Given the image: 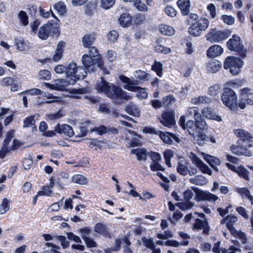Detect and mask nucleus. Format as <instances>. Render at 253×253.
I'll list each match as a JSON object with an SVG mask.
<instances>
[{
  "label": "nucleus",
  "instance_id": "6e6d98bb",
  "mask_svg": "<svg viewBox=\"0 0 253 253\" xmlns=\"http://www.w3.org/2000/svg\"><path fill=\"white\" fill-rule=\"evenodd\" d=\"M126 111L129 115L137 116L139 115V111L134 105H128L126 107Z\"/></svg>",
  "mask_w": 253,
  "mask_h": 253
},
{
  "label": "nucleus",
  "instance_id": "f3484780",
  "mask_svg": "<svg viewBox=\"0 0 253 253\" xmlns=\"http://www.w3.org/2000/svg\"><path fill=\"white\" fill-rule=\"evenodd\" d=\"M55 131L59 134H64L70 137L75 135L72 127L67 124L60 125L59 124H58L55 126Z\"/></svg>",
  "mask_w": 253,
  "mask_h": 253
},
{
  "label": "nucleus",
  "instance_id": "052dcab7",
  "mask_svg": "<svg viewBox=\"0 0 253 253\" xmlns=\"http://www.w3.org/2000/svg\"><path fill=\"white\" fill-rule=\"evenodd\" d=\"M220 19L224 23L228 25H232L235 22V18L231 15L223 14L221 15Z\"/></svg>",
  "mask_w": 253,
  "mask_h": 253
},
{
  "label": "nucleus",
  "instance_id": "de8ad7c7",
  "mask_svg": "<svg viewBox=\"0 0 253 253\" xmlns=\"http://www.w3.org/2000/svg\"><path fill=\"white\" fill-rule=\"evenodd\" d=\"M54 8L60 14H64L66 12V6L62 1H59L53 6Z\"/></svg>",
  "mask_w": 253,
  "mask_h": 253
},
{
  "label": "nucleus",
  "instance_id": "5701e85b",
  "mask_svg": "<svg viewBox=\"0 0 253 253\" xmlns=\"http://www.w3.org/2000/svg\"><path fill=\"white\" fill-rule=\"evenodd\" d=\"M176 3L183 15H187L189 13L190 0H178Z\"/></svg>",
  "mask_w": 253,
  "mask_h": 253
},
{
  "label": "nucleus",
  "instance_id": "5fc2aeb1",
  "mask_svg": "<svg viewBox=\"0 0 253 253\" xmlns=\"http://www.w3.org/2000/svg\"><path fill=\"white\" fill-rule=\"evenodd\" d=\"M149 75L145 71L138 70L135 71V77L140 80L147 81L148 80Z\"/></svg>",
  "mask_w": 253,
  "mask_h": 253
},
{
  "label": "nucleus",
  "instance_id": "864d4df0",
  "mask_svg": "<svg viewBox=\"0 0 253 253\" xmlns=\"http://www.w3.org/2000/svg\"><path fill=\"white\" fill-rule=\"evenodd\" d=\"M231 234L234 237L238 238L239 239H240L241 240V242L243 244H245L247 243L248 240L246 234L244 232L241 231H238L236 230V231H235V233H233Z\"/></svg>",
  "mask_w": 253,
  "mask_h": 253
},
{
  "label": "nucleus",
  "instance_id": "09e8293b",
  "mask_svg": "<svg viewBox=\"0 0 253 253\" xmlns=\"http://www.w3.org/2000/svg\"><path fill=\"white\" fill-rule=\"evenodd\" d=\"M133 2L134 6L138 10L141 11H147L148 10V7L141 0H133Z\"/></svg>",
  "mask_w": 253,
  "mask_h": 253
},
{
  "label": "nucleus",
  "instance_id": "8fccbe9b",
  "mask_svg": "<svg viewBox=\"0 0 253 253\" xmlns=\"http://www.w3.org/2000/svg\"><path fill=\"white\" fill-rule=\"evenodd\" d=\"M9 201L4 198L2 200V203L0 205V214H3L9 210Z\"/></svg>",
  "mask_w": 253,
  "mask_h": 253
},
{
  "label": "nucleus",
  "instance_id": "4c0bfd02",
  "mask_svg": "<svg viewBox=\"0 0 253 253\" xmlns=\"http://www.w3.org/2000/svg\"><path fill=\"white\" fill-rule=\"evenodd\" d=\"M163 64L160 61H155L154 64L151 66V70L155 72L159 77H161L163 76Z\"/></svg>",
  "mask_w": 253,
  "mask_h": 253
},
{
  "label": "nucleus",
  "instance_id": "a19ab883",
  "mask_svg": "<svg viewBox=\"0 0 253 253\" xmlns=\"http://www.w3.org/2000/svg\"><path fill=\"white\" fill-rule=\"evenodd\" d=\"M236 192L241 196L245 195L250 201L251 204L253 205V196L251 195L250 190L245 187L237 188Z\"/></svg>",
  "mask_w": 253,
  "mask_h": 253
},
{
  "label": "nucleus",
  "instance_id": "f257e3e1",
  "mask_svg": "<svg viewBox=\"0 0 253 253\" xmlns=\"http://www.w3.org/2000/svg\"><path fill=\"white\" fill-rule=\"evenodd\" d=\"M234 133L239 139L236 144H233L230 147L232 153L239 156H252L253 153L250 148L253 146V135L241 128L234 129Z\"/></svg>",
  "mask_w": 253,
  "mask_h": 253
},
{
  "label": "nucleus",
  "instance_id": "69168bd1",
  "mask_svg": "<svg viewBox=\"0 0 253 253\" xmlns=\"http://www.w3.org/2000/svg\"><path fill=\"white\" fill-rule=\"evenodd\" d=\"M164 11L168 16L171 17H174L176 15V11L175 9L169 5H168L165 7Z\"/></svg>",
  "mask_w": 253,
  "mask_h": 253
},
{
  "label": "nucleus",
  "instance_id": "ddd939ff",
  "mask_svg": "<svg viewBox=\"0 0 253 253\" xmlns=\"http://www.w3.org/2000/svg\"><path fill=\"white\" fill-rule=\"evenodd\" d=\"M192 189L196 194L195 199L197 201H208L214 202L218 199L217 196L209 191H204L196 187H193Z\"/></svg>",
  "mask_w": 253,
  "mask_h": 253
},
{
  "label": "nucleus",
  "instance_id": "ea45409f",
  "mask_svg": "<svg viewBox=\"0 0 253 253\" xmlns=\"http://www.w3.org/2000/svg\"><path fill=\"white\" fill-rule=\"evenodd\" d=\"M185 114L187 117H194L195 119V118L200 114L199 113V108L195 106L189 107L187 108Z\"/></svg>",
  "mask_w": 253,
  "mask_h": 253
},
{
  "label": "nucleus",
  "instance_id": "c85d7f7f",
  "mask_svg": "<svg viewBox=\"0 0 253 253\" xmlns=\"http://www.w3.org/2000/svg\"><path fill=\"white\" fill-rule=\"evenodd\" d=\"M222 64L219 60H211L207 64L208 69L211 73H214L218 71L221 68Z\"/></svg>",
  "mask_w": 253,
  "mask_h": 253
},
{
  "label": "nucleus",
  "instance_id": "2eb2a0df",
  "mask_svg": "<svg viewBox=\"0 0 253 253\" xmlns=\"http://www.w3.org/2000/svg\"><path fill=\"white\" fill-rule=\"evenodd\" d=\"M91 131H95L97 134L100 135H102L106 133H108V134H116L119 132V130L116 127L106 126L104 125L95 127Z\"/></svg>",
  "mask_w": 253,
  "mask_h": 253
},
{
  "label": "nucleus",
  "instance_id": "774afa93",
  "mask_svg": "<svg viewBox=\"0 0 253 253\" xmlns=\"http://www.w3.org/2000/svg\"><path fill=\"white\" fill-rule=\"evenodd\" d=\"M41 24V21L39 19H36L33 22L30 23V27L31 31L34 34H38L39 30L38 28Z\"/></svg>",
  "mask_w": 253,
  "mask_h": 253
},
{
  "label": "nucleus",
  "instance_id": "13d9d810",
  "mask_svg": "<svg viewBox=\"0 0 253 253\" xmlns=\"http://www.w3.org/2000/svg\"><path fill=\"white\" fill-rule=\"evenodd\" d=\"M159 135L165 143L168 144H171L172 143V140L171 139V137L169 136V135L167 133V132L165 133L160 130Z\"/></svg>",
  "mask_w": 253,
  "mask_h": 253
},
{
  "label": "nucleus",
  "instance_id": "c03bdc74",
  "mask_svg": "<svg viewBox=\"0 0 253 253\" xmlns=\"http://www.w3.org/2000/svg\"><path fill=\"white\" fill-rule=\"evenodd\" d=\"M176 101L175 97L173 94H169V95L164 96L162 99L163 105L164 107H168L172 103L175 102Z\"/></svg>",
  "mask_w": 253,
  "mask_h": 253
},
{
  "label": "nucleus",
  "instance_id": "2f4dec72",
  "mask_svg": "<svg viewBox=\"0 0 253 253\" xmlns=\"http://www.w3.org/2000/svg\"><path fill=\"white\" fill-rule=\"evenodd\" d=\"M204 159L210 166L214 165L219 166L221 164V161L219 158L209 154H205L204 155Z\"/></svg>",
  "mask_w": 253,
  "mask_h": 253
},
{
  "label": "nucleus",
  "instance_id": "e2e57ef3",
  "mask_svg": "<svg viewBox=\"0 0 253 253\" xmlns=\"http://www.w3.org/2000/svg\"><path fill=\"white\" fill-rule=\"evenodd\" d=\"M39 76L40 79L49 80L51 78V73L47 70H42L39 72Z\"/></svg>",
  "mask_w": 253,
  "mask_h": 253
},
{
  "label": "nucleus",
  "instance_id": "1a4fd4ad",
  "mask_svg": "<svg viewBox=\"0 0 253 253\" xmlns=\"http://www.w3.org/2000/svg\"><path fill=\"white\" fill-rule=\"evenodd\" d=\"M227 48L231 51L237 52L242 58L246 57L247 50L244 48L242 41L239 36L234 34L226 44Z\"/></svg>",
  "mask_w": 253,
  "mask_h": 253
},
{
  "label": "nucleus",
  "instance_id": "c756f323",
  "mask_svg": "<svg viewBox=\"0 0 253 253\" xmlns=\"http://www.w3.org/2000/svg\"><path fill=\"white\" fill-rule=\"evenodd\" d=\"M71 96L73 98L80 99L81 97L79 94H84L89 92V89L87 87H83L79 88H72L69 91Z\"/></svg>",
  "mask_w": 253,
  "mask_h": 253
},
{
  "label": "nucleus",
  "instance_id": "49530a36",
  "mask_svg": "<svg viewBox=\"0 0 253 253\" xmlns=\"http://www.w3.org/2000/svg\"><path fill=\"white\" fill-rule=\"evenodd\" d=\"M35 115H31L26 117L23 121V127H29L32 126H35L36 120ZM35 128H36L35 126Z\"/></svg>",
  "mask_w": 253,
  "mask_h": 253
},
{
  "label": "nucleus",
  "instance_id": "423d86ee",
  "mask_svg": "<svg viewBox=\"0 0 253 253\" xmlns=\"http://www.w3.org/2000/svg\"><path fill=\"white\" fill-rule=\"evenodd\" d=\"M232 32L230 29L220 30L215 27L209 30V32L205 35V38L207 41L211 43L221 42L231 36Z\"/></svg>",
  "mask_w": 253,
  "mask_h": 253
},
{
  "label": "nucleus",
  "instance_id": "79ce46f5",
  "mask_svg": "<svg viewBox=\"0 0 253 253\" xmlns=\"http://www.w3.org/2000/svg\"><path fill=\"white\" fill-rule=\"evenodd\" d=\"M183 42H185V52L187 54H191L194 52L191 38L190 37L185 38Z\"/></svg>",
  "mask_w": 253,
  "mask_h": 253
},
{
  "label": "nucleus",
  "instance_id": "cd10ccee",
  "mask_svg": "<svg viewBox=\"0 0 253 253\" xmlns=\"http://www.w3.org/2000/svg\"><path fill=\"white\" fill-rule=\"evenodd\" d=\"M159 30L160 32L164 35L171 36L174 34V29L168 25L161 24L159 26Z\"/></svg>",
  "mask_w": 253,
  "mask_h": 253
},
{
  "label": "nucleus",
  "instance_id": "c9c22d12",
  "mask_svg": "<svg viewBox=\"0 0 253 253\" xmlns=\"http://www.w3.org/2000/svg\"><path fill=\"white\" fill-rule=\"evenodd\" d=\"M94 231L96 233L103 236H106L109 234L106 226L101 222L97 223L95 225Z\"/></svg>",
  "mask_w": 253,
  "mask_h": 253
},
{
  "label": "nucleus",
  "instance_id": "6ab92c4d",
  "mask_svg": "<svg viewBox=\"0 0 253 253\" xmlns=\"http://www.w3.org/2000/svg\"><path fill=\"white\" fill-rule=\"evenodd\" d=\"M223 52L222 47L217 44H214L207 50V55L209 58H214L220 55Z\"/></svg>",
  "mask_w": 253,
  "mask_h": 253
},
{
  "label": "nucleus",
  "instance_id": "9d476101",
  "mask_svg": "<svg viewBox=\"0 0 253 253\" xmlns=\"http://www.w3.org/2000/svg\"><path fill=\"white\" fill-rule=\"evenodd\" d=\"M253 103V92L252 90L248 87H244L241 90L240 100L238 107L244 109L246 104L252 105Z\"/></svg>",
  "mask_w": 253,
  "mask_h": 253
},
{
  "label": "nucleus",
  "instance_id": "7ed1b4c3",
  "mask_svg": "<svg viewBox=\"0 0 253 253\" xmlns=\"http://www.w3.org/2000/svg\"><path fill=\"white\" fill-rule=\"evenodd\" d=\"M56 73H65L66 80L69 84L74 85L79 80L85 78L87 73L83 66H78L76 63H70L67 67L63 65H58L54 68Z\"/></svg>",
  "mask_w": 253,
  "mask_h": 253
},
{
  "label": "nucleus",
  "instance_id": "9b49d317",
  "mask_svg": "<svg viewBox=\"0 0 253 253\" xmlns=\"http://www.w3.org/2000/svg\"><path fill=\"white\" fill-rule=\"evenodd\" d=\"M87 59H86L84 62H87L86 61L89 62L88 63L90 64L89 65H87V67L84 68L85 69V72H95L98 67L100 70L102 71V73L103 75H108L110 74L109 71L107 69V68L104 66V63L102 58H99L97 61H93L89 58H87Z\"/></svg>",
  "mask_w": 253,
  "mask_h": 253
},
{
  "label": "nucleus",
  "instance_id": "393cba45",
  "mask_svg": "<svg viewBox=\"0 0 253 253\" xmlns=\"http://www.w3.org/2000/svg\"><path fill=\"white\" fill-rule=\"evenodd\" d=\"M125 89L132 92H138L137 96L146 99L148 97V93L145 91V89L139 86H125Z\"/></svg>",
  "mask_w": 253,
  "mask_h": 253
},
{
  "label": "nucleus",
  "instance_id": "3c124183",
  "mask_svg": "<svg viewBox=\"0 0 253 253\" xmlns=\"http://www.w3.org/2000/svg\"><path fill=\"white\" fill-rule=\"evenodd\" d=\"M154 49L156 52L163 53L165 54L171 52V49L170 48L163 46L159 44H157L155 46Z\"/></svg>",
  "mask_w": 253,
  "mask_h": 253
},
{
  "label": "nucleus",
  "instance_id": "338daca9",
  "mask_svg": "<svg viewBox=\"0 0 253 253\" xmlns=\"http://www.w3.org/2000/svg\"><path fill=\"white\" fill-rule=\"evenodd\" d=\"M150 169L153 171H157L159 170L164 171L165 169L158 162H152L150 165Z\"/></svg>",
  "mask_w": 253,
  "mask_h": 253
},
{
  "label": "nucleus",
  "instance_id": "72a5a7b5",
  "mask_svg": "<svg viewBox=\"0 0 253 253\" xmlns=\"http://www.w3.org/2000/svg\"><path fill=\"white\" fill-rule=\"evenodd\" d=\"M72 181L79 185H85L88 183V179L82 174H76L72 177Z\"/></svg>",
  "mask_w": 253,
  "mask_h": 253
},
{
  "label": "nucleus",
  "instance_id": "a18cd8bd",
  "mask_svg": "<svg viewBox=\"0 0 253 253\" xmlns=\"http://www.w3.org/2000/svg\"><path fill=\"white\" fill-rule=\"evenodd\" d=\"M189 242L188 240H183L180 243H179L176 240H167L165 242V245L167 246H171L173 247H177L179 245L182 246L188 245Z\"/></svg>",
  "mask_w": 253,
  "mask_h": 253
},
{
  "label": "nucleus",
  "instance_id": "f03ea898",
  "mask_svg": "<svg viewBox=\"0 0 253 253\" xmlns=\"http://www.w3.org/2000/svg\"><path fill=\"white\" fill-rule=\"evenodd\" d=\"M95 89L99 93H104L109 98L117 100H128L130 97L127 92L124 91L119 86L110 84L103 77H101V81L96 83Z\"/></svg>",
  "mask_w": 253,
  "mask_h": 253
},
{
  "label": "nucleus",
  "instance_id": "4be33fe9",
  "mask_svg": "<svg viewBox=\"0 0 253 253\" xmlns=\"http://www.w3.org/2000/svg\"><path fill=\"white\" fill-rule=\"evenodd\" d=\"M96 40V35L94 33L86 34L82 38V43L85 48L92 46Z\"/></svg>",
  "mask_w": 253,
  "mask_h": 253
},
{
  "label": "nucleus",
  "instance_id": "20e7f679",
  "mask_svg": "<svg viewBox=\"0 0 253 253\" xmlns=\"http://www.w3.org/2000/svg\"><path fill=\"white\" fill-rule=\"evenodd\" d=\"M188 21L190 24L188 32L190 35L195 37L200 36L203 31H206L210 23L207 18L199 17L197 14L193 13L189 14Z\"/></svg>",
  "mask_w": 253,
  "mask_h": 253
},
{
  "label": "nucleus",
  "instance_id": "dca6fc26",
  "mask_svg": "<svg viewBox=\"0 0 253 253\" xmlns=\"http://www.w3.org/2000/svg\"><path fill=\"white\" fill-rule=\"evenodd\" d=\"M238 218L236 216L232 214H228L223 218L221 221V224L226 223V226L231 234L235 233L236 229L234 227L233 224L236 222Z\"/></svg>",
  "mask_w": 253,
  "mask_h": 253
},
{
  "label": "nucleus",
  "instance_id": "0e129e2a",
  "mask_svg": "<svg viewBox=\"0 0 253 253\" xmlns=\"http://www.w3.org/2000/svg\"><path fill=\"white\" fill-rule=\"evenodd\" d=\"M108 40L112 42H114L118 39L119 34L118 32L116 30L110 31L107 34Z\"/></svg>",
  "mask_w": 253,
  "mask_h": 253
},
{
  "label": "nucleus",
  "instance_id": "7c9ffc66",
  "mask_svg": "<svg viewBox=\"0 0 253 253\" xmlns=\"http://www.w3.org/2000/svg\"><path fill=\"white\" fill-rule=\"evenodd\" d=\"M15 46L18 50L21 51L28 50L30 48L29 42L23 39L15 40Z\"/></svg>",
  "mask_w": 253,
  "mask_h": 253
},
{
  "label": "nucleus",
  "instance_id": "bf43d9fd",
  "mask_svg": "<svg viewBox=\"0 0 253 253\" xmlns=\"http://www.w3.org/2000/svg\"><path fill=\"white\" fill-rule=\"evenodd\" d=\"M38 7L36 5L29 4L28 5L27 11L30 17L33 19L36 18Z\"/></svg>",
  "mask_w": 253,
  "mask_h": 253
},
{
  "label": "nucleus",
  "instance_id": "39448f33",
  "mask_svg": "<svg viewBox=\"0 0 253 253\" xmlns=\"http://www.w3.org/2000/svg\"><path fill=\"white\" fill-rule=\"evenodd\" d=\"M60 35V30L57 22L49 20L41 26L38 33V37L42 40H46L48 37L58 38Z\"/></svg>",
  "mask_w": 253,
  "mask_h": 253
},
{
  "label": "nucleus",
  "instance_id": "4d7b16f0",
  "mask_svg": "<svg viewBox=\"0 0 253 253\" xmlns=\"http://www.w3.org/2000/svg\"><path fill=\"white\" fill-rule=\"evenodd\" d=\"M197 137V143L200 146L203 145L205 143L204 141H207L208 139L207 135L202 131L198 132Z\"/></svg>",
  "mask_w": 253,
  "mask_h": 253
},
{
  "label": "nucleus",
  "instance_id": "412c9836",
  "mask_svg": "<svg viewBox=\"0 0 253 253\" xmlns=\"http://www.w3.org/2000/svg\"><path fill=\"white\" fill-rule=\"evenodd\" d=\"M146 20L145 14L141 13H136L132 17V25L133 29L137 28L141 24L145 23Z\"/></svg>",
  "mask_w": 253,
  "mask_h": 253
},
{
  "label": "nucleus",
  "instance_id": "603ef678",
  "mask_svg": "<svg viewBox=\"0 0 253 253\" xmlns=\"http://www.w3.org/2000/svg\"><path fill=\"white\" fill-rule=\"evenodd\" d=\"M219 89L220 86L219 84H214L209 87V94L213 97H215L216 96H218V94L219 92Z\"/></svg>",
  "mask_w": 253,
  "mask_h": 253
},
{
  "label": "nucleus",
  "instance_id": "58836bf2",
  "mask_svg": "<svg viewBox=\"0 0 253 253\" xmlns=\"http://www.w3.org/2000/svg\"><path fill=\"white\" fill-rule=\"evenodd\" d=\"M187 129L189 134L192 136H194L195 132L196 131V126L195 120H188L185 126V129Z\"/></svg>",
  "mask_w": 253,
  "mask_h": 253
},
{
  "label": "nucleus",
  "instance_id": "4468645a",
  "mask_svg": "<svg viewBox=\"0 0 253 253\" xmlns=\"http://www.w3.org/2000/svg\"><path fill=\"white\" fill-rule=\"evenodd\" d=\"M88 48L89 49L88 54H84L82 58V61L84 65L83 67L84 68L90 64L88 63V62L87 61H86L87 62H84L86 59H87V58H90L93 61H97V59L98 60L99 58H102L99 53L98 49L96 47L91 46L90 47H88ZM89 62L90 63V61Z\"/></svg>",
  "mask_w": 253,
  "mask_h": 253
},
{
  "label": "nucleus",
  "instance_id": "a211bd4d",
  "mask_svg": "<svg viewBox=\"0 0 253 253\" xmlns=\"http://www.w3.org/2000/svg\"><path fill=\"white\" fill-rule=\"evenodd\" d=\"M160 122L164 126L170 127L175 124L174 116L170 112H166L161 115Z\"/></svg>",
  "mask_w": 253,
  "mask_h": 253
},
{
  "label": "nucleus",
  "instance_id": "b1692460",
  "mask_svg": "<svg viewBox=\"0 0 253 253\" xmlns=\"http://www.w3.org/2000/svg\"><path fill=\"white\" fill-rule=\"evenodd\" d=\"M118 20L122 27H128L132 24V16L128 13H123L120 15Z\"/></svg>",
  "mask_w": 253,
  "mask_h": 253
},
{
  "label": "nucleus",
  "instance_id": "37998d69",
  "mask_svg": "<svg viewBox=\"0 0 253 253\" xmlns=\"http://www.w3.org/2000/svg\"><path fill=\"white\" fill-rule=\"evenodd\" d=\"M18 17L22 25L26 26L29 24V18L27 13L25 11H20L18 14Z\"/></svg>",
  "mask_w": 253,
  "mask_h": 253
},
{
  "label": "nucleus",
  "instance_id": "680f3d73",
  "mask_svg": "<svg viewBox=\"0 0 253 253\" xmlns=\"http://www.w3.org/2000/svg\"><path fill=\"white\" fill-rule=\"evenodd\" d=\"M83 239L88 248H95L97 246V244L92 239L87 237H83Z\"/></svg>",
  "mask_w": 253,
  "mask_h": 253
},
{
  "label": "nucleus",
  "instance_id": "6e6552de",
  "mask_svg": "<svg viewBox=\"0 0 253 253\" xmlns=\"http://www.w3.org/2000/svg\"><path fill=\"white\" fill-rule=\"evenodd\" d=\"M220 98L223 104L226 107L231 110L237 109L238 106L237 95L233 89L228 87H224Z\"/></svg>",
  "mask_w": 253,
  "mask_h": 253
},
{
  "label": "nucleus",
  "instance_id": "e433bc0d",
  "mask_svg": "<svg viewBox=\"0 0 253 253\" xmlns=\"http://www.w3.org/2000/svg\"><path fill=\"white\" fill-rule=\"evenodd\" d=\"M194 120L196 122V129L198 128L200 130H203L206 128L207 126V124L204 117L202 116L201 114L195 118Z\"/></svg>",
  "mask_w": 253,
  "mask_h": 253
},
{
  "label": "nucleus",
  "instance_id": "bb28decb",
  "mask_svg": "<svg viewBox=\"0 0 253 253\" xmlns=\"http://www.w3.org/2000/svg\"><path fill=\"white\" fill-rule=\"evenodd\" d=\"M130 153L136 155L137 160L139 161H145L147 160L148 153L144 148L133 149Z\"/></svg>",
  "mask_w": 253,
  "mask_h": 253
},
{
  "label": "nucleus",
  "instance_id": "a878e982",
  "mask_svg": "<svg viewBox=\"0 0 253 253\" xmlns=\"http://www.w3.org/2000/svg\"><path fill=\"white\" fill-rule=\"evenodd\" d=\"M65 45V42L63 41H61L58 42L55 53L52 57L53 61H58L62 57Z\"/></svg>",
  "mask_w": 253,
  "mask_h": 253
},
{
  "label": "nucleus",
  "instance_id": "f8f14e48",
  "mask_svg": "<svg viewBox=\"0 0 253 253\" xmlns=\"http://www.w3.org/2000/svg\"><path fill=\"white\" fill-rule=\"evenodd\" d=\"M87 59H86L84 62H87L86 61L89 62L88 63L90 64L89 65H87V67L84 68L85 69V72H95L98 67L100 70L102 71V73L103 75H108L110 74L109 71L107 69V68L104 66V63L102 58H99L97 61H93L89 58H87Z\"/></svg>",
  "mask_w": 253,
  "mask_h": 253
},
{
  "label": "nucleus",
  "instance_id": "f704fd0d",
  "mask_svg": "<svg viewBox=\"0 0 253 253\" xmlns=\"http://www.w3.org/2000/svg\"><path fill=\"white\" fill-rule=\"evenodd\" d=\"M186 164L187 162L185 161H181L178 163L176 170L179 174L185 176L188 174V169Z\"/></svg>",
  "mask_w": 253,
  "mask_h": 253
},
{
  "label": "nucleus",
  "instance_id": "473e14b6",
  "mask_svg": "<svg viewBox=\"0 0 253 253\" xmlns=\"http://www.w3.org/2000/svg\"><path fill=\"white\" fill-rule=\"evenodd\" d=\"M236 173H237L240 177L243 178L246 181L250 180V172L243 166L241 165L237 167Z\"/></svg>",
  "mask_w": 253,
  "mask_h": 253
},
{
  "label": "nucleus",
  "instance_id": "aec40b11",
  "mask_svg": "<svg viewBox=\"0 0 253 253\" xmlns=\"http://www.w3.org/2000/svg\"><path fill=\"white\" fill-rule=\"evenodd\" d=\"M202 113L204 117L209 119H212L218 122L221 121L220 116L216 114L214 110L210 107H205L203 108Z\"/></svg>",
  "mask_w": 253,
  "mask_h": 253
},
{
  "label": "nucleus",
  "instance_id": "0eeeda50",
  "mask_svg": "<svg viewBox=\"0 0 253 253\" xmlns=\"http://www.w3.org/2000/svg\"><path fill=\"white\" fill-rule=\"evenodd\" d=\"M243 66V60L240 58L234 56L226 57L223 62L224 69L228 70L229 72L233 76L238 75L240 73Z\"/></svg>",
  "mask_w": 253,
  "mask_h": 253
}]
</instances>
